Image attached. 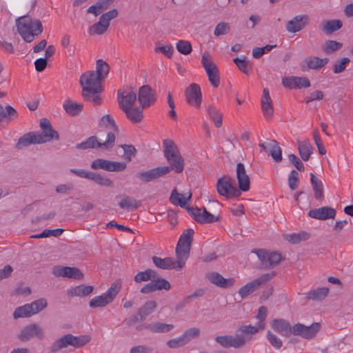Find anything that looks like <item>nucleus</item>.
Masks as SVG:
<instances>
[{"label": "nucleus", "instance_id": "f257e3e1", "mask_svg": "<svg viewBox=\"0 0 353 353\" xmlns=\"http://www.w3.org/2000/svg\"><path fill=\"white\" fill-rule=\"evenodd\" d=\"M79 83L82 87L83 99L94 105H100L102 99L100 94L103 92L102 80L93 70L87 71L80 77Z\"/></svg>", "mask_w": 353, "mask_h": 353}, {"label": "nucleus", "instance_id": "f03ea898", "mask_svg": "<svg viewBox=\"0 0 353 353\" xmlns=\"http://www.w3.org/2000/svg\"><path fill=\"white\" fill-rule=\"evenodd\" d=\"M17 31L28 42H32L35 37H38L43 31L42 23L39 20H32L30 16H23L17 19Z\"/></svg>", "mask_w": 353, "mask_h": 353}, {"label": "nucleus", "instance_id": "7ed1b4c3", "mask_svg": "<svg viewBox=\"0 0 353 353\" xmlns=\"http://www.w3.org/2000/svg\"><path fill=\"white\" fill-rule=\"evenodd\" d=\"M162 148L164 157L172 165L171 168L177 173L182 172L185 166L184 160L174 141L170 139L163 140Z\"/></svg>", "mask_w": 353, "mask_h": 353}, {"label": "nucleus", "instance_id": "20e7f679", "mask_svg": "<svg viewBox=\"0 0 353 353\" xmlns=\"http://www.w3.org/2000/svg\"><path fill=\"white\" fill-rule=\"evenodd\" d=\"M194 230L188 228L181 234L176 248V254L178 259V268H183L189 256Z\"/></svg>", "mask_w": 353, "mask_h": 353}, {"label": "nucleus", "instance_id": "39448f33", "mask_svg": "<svg viewBox=\"0 0 353 353\" xmlns=\"http://www.w3.org/2000/svg\"><path fill=\"white\" fill-rule=\"evenodd\" d=\"M115 134L114 132H109L107 139L104 142L98 140L96 136H92L78 143L76 148L79 150H88L92 148L101 149L102 150H108L112 149L114 145Z\"/></svg>", "mask_w": 353, "mask_h": 353}, {"label": "nucleus", "instance_id": "423d86ee", "mask_svg": "<svg viewBox=\"0 0 353 353\" xmlns=\"http://www.w3.org/2000/svg\"><path fill=\"white\" fill-rule=\"evenodd\" d=\"M121 288V283L119 281L114 282L105 293L100 296H94L90 300L89 303L90 307L94 308L105 307L113 301L119 292Z\"/></svg>", "mask_w": 353, "mask_h": 353}, {"label": "nucleus", "instance_id": "0eeeda50", "mask_svg": "<svg viewBox=\"0 0 353 353\" xmlns=\"http://www.w3.org/2000/svg\"><path fill=\"white\" fill-rule=\"evenodd\" d=\"M216 188L218 194L227 199L238 198L241 195L240 190L233 183L228 176L220 177L216 182Z\"/></svg>", "mask_w": 353, "mask_h": 353}, {"label": "nucleus", "instance_id": "6e6552de", "mask_svg": "<svg viewBox=\"0 0 353 353\" xmlns=\"http://www.w3.org/2000/svg\"><path fill=\"white\" fill-rule=\"evenodd\" d=\"M201 64L211 85L214 88H217L220 84L219 70L209 52H205L203 54Z\"/></svg>", "mask_w": 353, "mask_h": 353}, {"label": "nucleus", "instance_id": "1a4fd4ad", "mask_svg": "<svg viewBox=\"0 0 353 353\" xmlns=\"http://www.w3.org/2000/svg\"><path fill=\"white\" fill-rule=\"evenodd\" d=\"M118 102L128 119L132 121V88L131 85H125L118 90Z\"/></svg>", "mask_w": 353, "mask_h": 353}, {"label": "nucleus", "instance_id": "9d476101", "mask_svg": "<svg viewBox=\"0 0 353 353\" xmlns=\"http://www.w3.org/2000/svg\"><path fill=\"white\" fill-rule=\"evenodd\" d=\"M40 127L41 132H35L38 143H43L49 142L52 139L59 140V136L58 132L54 130L50 122L47 119H41L40 121Z\"/></svg>", "mask_w": 353, "mask_h": 353}, {"label": "nucleus", "instance_id": "9b49d317", "mask_svg": "<svg viewBox=\"0 0 353 353\" xmlns=\"http://www.w3.org/2000/svg\"><path fill=\"white\" fill-rule=\"evenodd\" d=\"M93 170H104L108 172H121L126 168L124 162L111 161L103 159H97L91 163Z\"/></svg>", "mask_w": 353, "mask_h": 353}, {"label": "nucleus", "instance_id": "f8f14e48", "mask_svg": "<svg viewBox=\"0 0 353 353\" xmlns=\"http://www.w3.org/2000/svg\"><path fill=\"white\" fill-rule=\"evenodd\" d=\"M274 276V274H263L261 277L247 283L239 290V296L243 299L256 290L262 284L265 283Z\"/></svg>", "mask_w": 353, "mask_h": 353}, {"label": "nucleus", "instance_id": "ddd939ff", "mask_svg": "<svg viewBox=\"0 0 353 353\" xmlns=\"http://www.w3.org/2000/svg\"><path fill=\"white\" fill-rule=\"evenodd\" d=\"M137 100L142 110L148 108L157 101L155 92L148 85H143L139 88Z\"/></svg>", "mask_w": 353, "mask_h": 353}, {"label": "nucleus", "instance_id": "4468645a", "mask_svg": "<svg viewBox=\"0 0 353 353\" xmlns=\"http://www.w3.org/2000/svg\"><path fill=\"white\" fill-rule=\"evenodd\" d=\"M186 101L191 106L199 108L202 102V94L200 86L196 83H191L185 91Z\"/></svg>", "mask_w": 353, "mask_h": 353}, {"label": "nucleus", "instance_id": "2eb2a0df", "mask_svg": "<svg viewBox=\"0 0 353 353\" xmlns=\"http://www.w3.org/2000/svg\"><path fill=\"white\" fill-rule=\"evenodd\" d=\"M255 253L259 259L265 266H274L277 265L281 260V256L276 252H268L265 250H255L252 251Z\"/></svg>", "mask_w": 353, "mask_h": 353}, {"label": "nucleus", "instance_id": "dca6fc26", "mask_svg": "<svg viewBox=\"0 0 353 353\" xmlns=\"http://www.w3.org/2000/svg\"><path fill=\"white\" fill-rule=\"evenodd\" d=\"M215 340L222 347L226 348H239L245 345L244 338L238 334L235 335L219 336L216 337Z\"/></svg>", "mask_w": 353, "mask_h": 353}, {"label": "nucleus", "instance_id": "f3484780", "mask_svg": "<svg viewBox=\"0 0 353 353\" xmlns=\"http://www.w3.org/2000/svg\"><path fill=\"white\" fill-rule=\"evenodd\" d=\"M52 273L57 276L66 277L77 280H81L83 278V274L79 268L74 267L57 265L54 267Z\"/></svg>", "mask_w": 353, "mask_h": 353}, {"label": "nucleus", "instance_id": "a211bd4d", "mask_svg": "<svg viewBox=\"0 0 353 353\" xmlns=\"http://www.w3.org/2000/svg\"><path fill=\"white\" fill-rule=\"evenodd\" d=\"M319 329V324L316 323L310 326L301 323L294 325L292 327V334L300 336L305 339H310L316 335Z\"/></svg>", "mask_w": 353, "mask_h": 353}, {"label": "nucleus", "instance_id": "6ab92c4d", "mask_svg": "<svg viewBox=\"0 0 353 353\" xmlns=\"http://www.w3.org/2000/svg\"><path fill=\"white\" fill-rule=\"evenodd\" d=\"M172 168L170 166L157 167L150 170L139 173L137 176L143 181H151L158 179L172 171Z\"/></svg>", "mask_w": 353, "mask_h": 353}, {"label": "nucleus", "instance_id": "aec40b11", "mask_svg": "<svg viewBox=\"0 0 353 353\" xmlns=\"http://www.w3.org/2000/svg\"><path fill=\"white\" fill-rule=\"evenodd\" d=\"M283 85L288 89H301L310 86V82L306 77H288L282 79Z\"/></svg>", "mask_w": 353, "mask_h": 353}, {"label": "nucleus", "instance_id": "412c9836", "mask_svg": "<svg viewBox=\"0 0 353 353\" xmlns=\"http://www.w3.org/2000/svg\"><path fill=\"white\" fill-rule=\"evenodd\" d=\"M33 337H37L39 339L44 338L42 328L36 323H32L26 326L19 334V339L23 341H28Z\"/></svg>", "mask_w": 353, "mask_h": 353}, {"label": "nucleus", "instance_id": "4be33fe9", "mask_svg": "<svg viewBox=\"0 0 353 353\" xmlns=\"http://www.w3.org/2000/svg\"><path fill=\"white\" fill-rule=\"evenodd\" d=\"M236 176L238 181V189L240 192H247L250 190V177L246 172L245 165L239 163L236 168Z\"/></svg>", "mask_w": 353, "mask_h": 353}, {"label": "nucleus", "instance_id": "5701e85b", "mask_svg": "<svg viewBox=\"0 0 353 353\" xmlns=\"http://www.w3.org/2000/svg\"><path fill=\"white\" fill-rule=\"evenodd\" d=\"M192 196V194L190 190L183 193H179L176 189H174L171 192L170 201L174 205H179L183 208H188Z\"/></svg>", "mask_w": 353, "mask_h": 353}, {"label": "nucleus", "instance_id": "b1692460", "mask_svg": "<svg viewBox=\"0 0 353 353\" xmlns=\"http://www.w3.org/2000/svg\"><path fill=\"white\" fill-rule=\"evenodd\" d=\"M261 109L266 119H270L274 114V109L270 92L268 88H264L261 97Z\"/></svg>", "mask_w": 353, "mask_h": 353}, {"label": "nucleus", "instance_id": "393cba45", "mask_svg": "<svg viewBox=\"0 0 353 353\" xmlns=\"http://www.w3.org/2000/svg\"><path fill=\"white\" fill-rule=\"evenodd\" d=\"M208 279L213 284L220 288H226L233 285L235 279L233 278L225 279L220 274L211 272L207 275Z\"/></svg>", "mask_w": 353, "mask_h": 353}, {"label": "nucleus", "instance_id": "a878e982", "mask_svg": "<svg viewBox=\"0 0 353 353\" xmlns=\"http://www.w3.org/2000/svg\"><path fill=\"white\" fill-rule=\"evenodd\" d=\"M308 215L314 219L325 220L327 219L334 218L336 215V211L332 208L322 207L310 210L308 212Z\"/></svg>", "mask_w": 353, "mask_h": 353}, {"label": "nucleus", "instance_id": "bb28decb", "mask_svg": "<svg viewBox=\"0 0 353 353\" xmlns=\"http://www.w3.org/2000/svg\"><path fill=\"white\" fill-rule=\"evenodd\" d=\"M272 328L285 336H290L292 334V327L290 323L284 319H274L271 324Z\"/></svg>", "mask_w": 353, "mask_h": 353}, {"label": "nucleus", "instance_id": "cd10ccee", "mask_svg": "<svg viewBox=\"0 0 353 353\" xmlns=\"http://www.w3.org/2000/svg\"><path fill=\"white\" fill-rule=\"evenodd\" d=\"M191 212L194 219L201 223H212L217 220V217L208 212L205 208H194Z\"/></svg>", "mask_w": 353, "mask_h": 353}, {"label": "nucleus", "instance_id": "c85d7f7f", "mask_svg": "<svg viewBox=\"0 0 353 353\" xmlns=\"http://www.w3.org/2000/svg\"><path fill=\"white\" fill-rule=\"evenodd\" d=\"M307 20L305 15L297 16L287 23L286 29L290 32H296L305 27Z\"/></svg>", "mask_w": 353, "mask_h": 353}, {"label": "nucleus", "instance_id": "c756f323", "mask_svg": "<svg viewBox=\"0 0 353 353\" xmlns=\"http://www.w3.org/2000/svg\"><path fill=\"white\" fill-rule=\"evenodd\" d=\"M152 261L155 265L161 269H176L181 270V268H178V259L176 258V261H174L172 258H165L161 259L157 256H153Z\"/></svg>", "mask_w": 353, "mask_h": 353}, {"label": "nucleus", "instance_id": "7c9ffc66", "mask_svg": "<svg viewBox=\"0 0 353 353\" xmlns=\"http://www.w3.org/2000/svg\"><path fill=\"white\" fill-rule=\"evenodd\" d=\"M37 138L35 132H30L23 134L17 143L15 148L17 150H21L31 144H39L37 142Z\"/></svg>", "mask_w": 353, "mask_h": 353}, {"label": "nucleus", "instance_id": "2f4dec72", "mask_svg": "<svg viewBox=\"0 0 353 353\" xmlns=\"http://www.w3.org/2000/svg\"><path fill=\"white\" fill-rule=\"evenodd\" d=\"M259 330H262V329L259 328V327L256 325H242L239 327L238 332L239 335L243 336L245 340V344L246 342L252 339V336L256 334Z\"/></svg>", "mask_w": 353, "mask_h": 353}, {"label": "nucleus", "instance_id": "473e14b6", "mask_svg": "<svg viewBox=\"0 0 353 353\" xmlns=\"http://www.w3.org/2000/svg\"><path fill=\"white\" fill-rule=\"evenodd\" d=\"M207 111L214 125L216 128H220L222 125L223 121V114L221 110L214 105H209Z\"/></svg>", "mask_w": 353, "mask_h": 353}, {"label": "nucleus", "instance_id": "72a5a7b5", "mask_svg": "<svg viewBox=\"0 0 353 353\" xmlns=\"http://www.w3.org/2000/svg\"><path fill=\"white\" fill-rule=\"evenodd\" d=\"M299 154L303 161H307L313 152V148L308 140L299 141Z\"/></svg>", "mask_w": 353, "mask_h": 353}, {"label": "nucleus", "instance_id": "f704fd0d", "mask_svg": "<svg viewBox=\"0 0 353 353\" xmlns=\"http://www.w3.org/2000/svg\"><path fill=\"white\" fill-rule=\"evenodd\" d=\"M234 63L238 68L245 74L249 76L252 72V63L245 60V57H236L234 59Z\"/></svg>", "mask_w": 353, "mask_h": 353}, {"label": "nucleus", "instance_id": "c9c22d12", "mask_svg": "<svg viewBox=\"0 0 353 353\" xmlns=\"http://www.w3.org/2000/svg\"><path fill=\"white\" fill-rule=\"evenodd\" d=\"M63 106L65 111L71 116L79 114L83 109L82 103H78L70 99L66 100Z\"/></svg>", "mask_w": 353, "mask_h": 353}, {"label": "nucleus", "instance_id": "e433bc0d", "mask_svg": "<svg viewBox=\"0 0 353 353\" xmlns=\"http://www.w3.org/2000/svg\"><path fill=\"white\" fill-rule=\"evenodd\" d=\"M310 181L312 185L314 196L316 199H321L323 197V183L314 173L310 174Z\"/></svg>", "mask_w": 353, "mask_h": 353}, {"label": "nucleus", "instance_id": "4c0bfd02", "mask_svg": "<svg viewBox=\"0 0 353 353\" xmlns=\"http://www.w3.org/2000/svg\"><path fill=\"white\" fill-rule=\"evenodd\" d=\"M329 61L327 58L310 57L305 59V63L310 69H319L325 65Z\"/></svg>", "mask_w": 353, "mask_h": 353}, {"label": "nucleus", "instance_id": "58836bf2", "mask_svg": "<svg viewBox=\"0 0 353 353\" xmlns=\"http://www.w3.org/2000/svg\"><path fill=\"white\" fill-rule=\"evenodd\" d=\"M68 345L72 346L70 334H65L57 340L52 345V352H56L63 348L67 347Z\"/></svg>", "mask_w": 353, "mask_h": 353}, {"label": "nucleus", "instance_id": "ea45409f", "mask_svg": "<svg viewBox=\"0 0 353 353\" xmlns=\"http://www.w3.org/2000/svg\"><path fill=\"white\" fill-rule=\"evenodd\" d=\"M157 306V302L154 301H147L139 310V315L140 319H143L151 314Z\"/></svg>", "mask_w": 353, "mask_h": 353}, {"label": "nucleus", "instance_id": "a19ab883", "mask_svg": "<svg viewBox=\"0 0 353 353\" xmlns=\"http://www.w3.org/2000/svg\"><path fill=\"white\" fill-rule=\"evenodd\" d=\"M109 27V23H107L101 18L97 23L93 24L89 29V33L90 34H102Z\"/></svg>", "mask_w": 353, "mask_h": 353}, {"label": "nucleus", "instance_id": "79ce46f5", "mask_svg": "<svg viewBox=\"0 0 353 353\" xmlns=\"http://www.w3.org/2000/svg\"><path fill=\"white\" fill-rule=\"evenodd\" d=\"M93 291V287L90 285H79L70 290L72 296H85Z\"/></svg>", "mask_w": 353, "mask_h": 353}, {"label": "nucleus", "instance_id": "37998d69", "mask_svg": "<svg viewBox=\"0 0 353 353\" xmlns=\"http://www.w3.org/2000/svg\"><path fill=\"white\" fill-rule=\"evenodd\" d=\"M33 316V314L30 308L29 304H25L22 306L17 307L13 313V317L15 319L19 318H27Z\"/></svg>", "mask_w": 353, "mask_h": 353}, {"label": "nucleus", "instance_id": "c03bdc74", "mask_svg": "<svg viewBox=\"0 0 353 353\" xmlns=\"http://www.w3.org/2000/svg\"><path fill=\"white\" fill-rule=\"evenodd\" d=\"M109 65L102 59L97 61V70L94 71L97 76L103 81L108 74Z\"/></svg>", "mask_w": 353, "mask_h": 353}, {"label": "nucleus", "instance_id": "a18cd8bd", "mask_svg": "<svg viewBox=\"0 0 353 353\" xmlns=\"http://www.w3.org/2000/svg\"><path fill=\"white\" fill-rule=\"evenodd\" d=\"M97 184L105 187H112L113 182L109 178L101 176L100 174L92 172L90 179Z\"/></svg>", "mask_w": 353, "mask_h": 353}, {"label": "nucleus", "instance_id": "49530a36", "mask_svg": "<svg viewBox=\"0 0 353 353\" xmlns=\"http://www.w3.org/2000/svg\"><path fill=\"white\" fill-rule=\"evenodd\" d=\"M309 238V234L305 232L292 233L285 235V239L292 243H298Z\"/></svg>", "mask_w": 353, "mask_h": 353}, {"label": "nucleus", "instance_id": "de8ad7c7", "mask_svg": "<svg viewBox=\"0 0 353 353\" xmlns=\"http://www.w3.org/2000/svg\"><path fill=\"white\" fill-rule=\"evenodd\" d=\"M28 304H29L30 308L33 315H34V314L39 313V312L42 311L48 305V303H47L46 299H45L43 298L35 300V301H34L32 303H28Z\"/></svg>", "mask_w": 353, "mask_h": 353}, {"label": "nucleus", "instance_id": "09e8293b", "mask_svg": "<svg viewBox=\"0 0 353 353\" xmlns=\"http://www.w3.org/2000/svg\"><path fill=\"white\" fill-rule=\"evenodd\" d=\"M17 117V112L14 108L10 105L6 106V110L0 105V121L4 119L11 120Z\"/></svg>", "mask_w": 353, "mask_h": 353}, {"label": "nucleus", "instance_id": "8fccbe9b", "mask_svg": "<svg viewBox=\"0 0 353 353\" xmlns=\"http://www.w3.org/2000/svg\"><path fill=\"white\" fill-rule=\"evenodd\" d=\"M148 327L153 332H167L173 329L174 326L171 324L158 322L148 325Z\"/></svg>", "mask_w": 353, "mask_h": 353}, {"label": "nucleus", "instance_id": "3c124183", "mask_svg": "<svg viewBox=\"0 0 353 353\" xmlns=\"http://www.w3.org/2000/svg\"><path fill=\"white\" fill-rule=\"evenodd\" d=\"M70 339L72 341V346L75 348H79L89 343L91 338L88 335L75 336L70 334Z\"/></svg>", "mask_w": 353, "mask_h": 353}, {"label": "nucleus", "instance_id": "603ef678", "mask_svg": "<svg viewBox=\"0 0 353 353\" xmlns=\"http://www.w3.org/2000/svg\"><path fill=\"white\" fill-rule=\"evenodd\" d=\"M154 52H161L168 58L172 57L174 48L171 45L157 43L154 47Z\"/></svg>", "mask_w": 353, "mask_h": 353}, {"label": "nucleus", "instance_id": "864d4df0", "mask_svg": "<svg viewBox=\"0 0 353 353\" xmlns=\"http://www.w3.org/2000/svg\"><path fill=\"white\" fill-rule=\"evenodd\" d=\"M343 46V44L340 42H337L335 41H327L323 46V50L326 54H331L334 52L341 49Z\"/></svg>", "mask_w": 353, "mask_h": 353}, {"label": "nucleus", "instance_id": "5fc2aeb1", "mask_svg": "<svg viewBox=\"0 0 353 353\" xmlns=\"http://www.w3.org/2000/svg\"><path fill=\"white\" fill-rule=\"evenodd\" d=\"M156 276L155 272L152 270H146L143 272H139L134 278L137 282L147 281L154 279Z\"/></svg>", "mask_w": 353, "mask_h": 353}, {"label": "nucleus", "instance_id": "6e6d98bb", "mask_svg": "<svg viewBox=\"0 0 353 353\" xmlns=\"http://www.w3.org/2000/svg\"><path fill=\"white\" fill-rule=\"evenodd\" d=\"M200 330L197 327H192L187 330L181 335L185 343H188L191 340L197 338L199 336Z\"/></svg>", "mask_w": 353, "mask_h": 353}, {"label": "nucleus", "instance_id": "4d7b16f0", "mask_svg": "<svg viewBox=\"0 0 353 353\" xmlns=\"http://www.w3.org/2000/svg\"><path fill=\"white\" fill-rule=\"evenodd\" d=\"M100 125L113 130L112 132L114 134L115 132H118V127L114 120L110 114H105L101 118Z\"/></svg>", "mask_w": 353, "mask_h": 353}, {"label": "nucleus", "instance_id": "13d9d810", "mask_svg": "<svg viewBox=\"0 0 353 353\" xmlns=\"http://www.w3.org/2000/svg\"><path fill=\"white\" fill-rule=\"evenodd\" d=\"M176 48L177 50L182 54L188 55L192 52L191 43L185 40H180L176 43Z\"/></svg>", "mask_w": 353, "mask_h": 353}, {"label": "nucleus", "instance_id": "bf43d9fd", "mask_svg": "<svg viewBox=\"0 0 353 353\" xmlns=\"http://www.w3.org/2000/svg\"><path fill=\"white\" fill-rule=\"evenodd\" d=\"M342 26V22L340 20H332L327 21L323 26V30L326 33H332Z\"/></svg>", "mask_w": 353, "mask_h": 353}, {"label": "nucleus", "instance_id": "052dcab7", "mask_svg": "<svg viewBox=\"0 0 353 353\" xmlns=\"http://www.w3.org/2000/svg\"><path fill=\"white\" fill-rule=\"evenodd\" d=\"M329 292L327 288H321L309 292L308 297L312 299L320 300L325 298Z\"/></svg>", "mask_w": 353, "mask_h": 353}, {"label": "nucleus", "instance_id": "680f3d73", "mask_svg": "<svg viewBox=\"0 0 353 353\" xmlns=\"http://www.w3.org/2000/svg\"><path fill=\"white\" fill-rule=\"evenodd\" d=\"M267 316V308L265 307H261L259 310L258 314L256 315V319L258 321L256 325L259 328L263 330L265 327V319Z\"/></svg>", "mask_w": 353, "mask_h": 353}, {"label": "nucleus", "instance_id": "e2e57ef3", "mask_svg": "<svg viewBox=\"0 0 353 353\" xmlns=\"http://www.w3.org/2000/svg\"><path fill=\"white\" fill-rule=\"evenodd\" d=\"M152 281H153L156 291L161 290H168L171 288L170 283L164 279L158 278V279H155V278H154V279H152Z\"/></svg>", "mask_w": 353, "mask_h": 353}, {"label": "nucleus", "instance_id": "0e129e2a", "mask_svg": "<svg viewBox=\"0 0 353 353\" xmlns=\"http://www.w3.org/2000/svg\"><path fill=\"white\" fill-rule=\"evenodd\" d=\"M276 45H267L263 48H255L252 50V56L256 59L261 58L266 52L271 51Z\"/></svg>", "mask_w": 353, "mask_h": 353}, {"label": "nucleus", "instance_id": "69168bd1", "mask_svg": "<svg viewBox=\"0 0 353 353\" xmlns=\"http://www.w3.org/2000/svg\"><path fill=\"white\" fill-rule=\"evenodd\" d=\"M324 97V94L321 90H314L312 92L309 96L306 97L304 99V101L306 103H311L314 101H319L322 100Z\"/></svg>", "mask_w": 353, "mask_h": 353}, {"label": "nucleus", "instance_id": "338daca9", "mask_svg": "<svg viewBox=\"0 0 353 353\" xmlns=\"http://www.w3.org/2000/svg\"><path fill=\"white\" fill-rule=\"evenodd\" d=\"M299 173L296 170H292L288 177V185L291 190H294L298 187Z\"/></svg>", "mask_w": 353, "mask_h": 353}, {"label": "nucleus", "instance_id": "774afa93", "mask_svg": "<svg viewBox=\"0 0 353 353\" xmlns=\"http://www.w3.org/2000/svg\"><path fill=\"white\" fill-rule=\"evenodd\" d=\"M267 337L271 345L276 349H280L282 346V341L275 334L268 332Z\"/></svg>", "mask_w": 353, "mask_h": 353}]
</instances>
